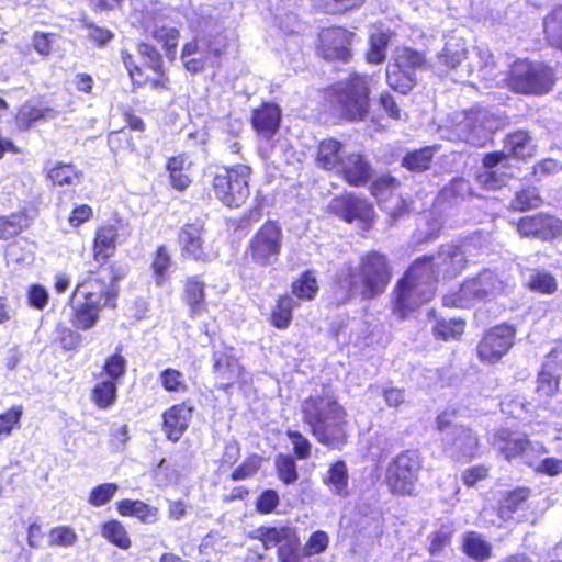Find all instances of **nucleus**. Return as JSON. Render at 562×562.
I'll return each mask as SVG.
<instances>
[{
    "label": "nucleus",
    "mask_w": 562,
    "mask_h": 562,
    "mask_svg": "<svg viewBox=\"0 0 562 562\" xmlns=\"http://www.w3.org/2000/svg\"><path fill=\"white\" fill-rule=\"evenodd\" d=\"M493 56L487 48L476 47L472 53L469 72H477L479 78L498 85L505 81L506 86L518 93L543 94L552 89L554 76L552 69L543 64H532L527 60H516L506 78L498 79L495 71Z\"/></svg>",
    "instance_id": "obj_1"
},
{
    "label": "nucleus",
    "mask_w": 562,
    "mask_h": 562,
    "mask_svg": "<svg viewBox=\"0 0 562 562\" xmlns=\"http://www.w3.org/2000/svg\"><path fill=\"white\" fill-rule=\"evenodd\" d=\"M117 292L116 276L111 267L89 273L71 296L72 326L79 330L94 327L104 307H115Z\"/></svg>",
    "instance_id": "obj_2"
},
{
    "label": "nucleus",
    "mask_w": 562,
    "mask_h": 562,
    "mask_svg": "<svg viewBox=\"0 0 562 562\" xmlns=\"http://www.w3.org/2000/svg\"><path fill=\"white\" fill-rule=\"evenodd\" d=\"M303 422L315 439L329 448H341L347 438V414L330 389L315 390L301 406Z\"/></svg>",
    "instance_id": "obj_3"
},
{
    "label": "nucleus",
    "mask_w": 562,
    "mask_h": 562,
    "mask_svg": "<svg viewBox=\"0 0 562 562\" xmlns=\"http://www.w3.org/2000/svg\"><path fill=\"white\" fill-rule=\"evenodd\" d=\"M391 280L384 255L370 251L361 257L357 267L344 266L337 276V284L344 290V300L359 292L363 299H373L383 293Z\"/></svg>",
    "instance_id": "obj_4"
},
{
    "label": "nucleus",
    "mask_w": 562,
    "mask_h": 562,
    "mask_svg": "<svg viewBox=\"0 0 562 562\" xmlns=\"http://www.w3.org/2000/svg\"><path fill=\"white\" fill-rule=\"evenodd\" d=\"M436 293V279L427 260H415L395 289V310L404 318L408 312L429 302Z\"/></svg>",
    "instance_id": "obj_5"
},
{
    "label": "nucleus",
    "mask_w": 562,
    "mask_h": 562,
    "mask_svg": "<svg viewBox=\"0 0 562 562\" xmlns=\"http://www.w3.org/2000/svg\"><path fill=\"white\" fill-rule=\"evenodd\" d=\"M505 120L486 108H473L454 112L450 117L451 139L481 147L490 140L491 134L501 128Z\"/></svg>",
    "instance_id": "obj_6"
},
{
    "label": "nucleus",
    "mask_w": 562,
    "mask_h": 562,
    "mask_svg": "<svg viewBox=\"0 0 562 562\" xmlns=\"http://www.w3.org/2000/svg\"><path fill=\"white\" fill-rule=\"evenodd\" d=\"M505 290V283L491 270H483L468 279L456 291L443 296V304L452 307H470L479 302L491 301Z\"/></svg>",
    "instance_id": "obj_7"
},
{
    "label": "nucleus",
    "mask_w": 562,
    "mask_h": 562,
    "mask_svg": "<svg viewBox=\"0 0 562 562\" xmlns=\"http://www.w3.org/2000/svg\"><path fill=\"white\" fill-rule=\"evenodd\" d=\"M372 77L355 74L336 88V109L349 121H362L370 108L369 91Z\"/></svg>",
    "instance_id": "obj_8"
},
{
    "label": "nucleus",
    "mask_w": 562,
    "mask_h": 562,
    "mask_svg": "<svg viewBox=\"0 0 562 562\" xmlns=\"http://www.w3.org/2000/svg\"><path fill=\"white\" fill-rule=\"evenodd\" d=\"M251 169L246 165L218 168L210 173L215 196L228 207L241 206L249 196Z\"/></svg>",
    "instance_id": "obj_9"
},
{
    "label": "nucleus",
    "mask_w": 562,
    "mask_h": 562,
    "mask_svg": "<svg viewBox=\"0 0 562 562\" xmlns=\"http://www.w3.org/2000/svg\"><path fill=\"white\" fill-rule=\"evenodd\" d=\"M427 68L425 56L408 47L397 48L394 55V61L387 65L386 81L389 86L407 93L416 83V72Z\"/></svg>",
    "instance_id": "obj_10"
},
{
    "label": "nucleus",
    "mask_w": 562,
    "mask_h": 562,
    "mask_svg": "<svg viewBox=\"0 0 562 562\" xmlns=\"http://www.w3.org/2000/svg\"><path fill=\"white\" fill-rule=\"evenodd\" d=\"M422 460L416 451L407 450L396 456L387 465L386 483L392 492L411 495L418 480Z\"/></svg>",
    "instance_id": "obj_11"
},
{
    "label": "nucleus",
    "mask_w": 562,
    "mask_h": 562,
    "mask_svg": "<svg viewBox=\"0 0 562 562\" xmlns=\"http://www.w3.org/2000/svg\"><path fill=\"white\" fill-rule=\"evenodd\" d=\"M282 228L273 221L266 222L250 240V256L262 266L274 262L282 247Z\"/></svg>",
    "instance_id": "obj_12"
},
{
    "label": "nucleus",
    "mask_w": 562,
    "mask_h": 562,
    "mask_svg": "<svg viewBox=\"0 0 562 562\" xmlns=\"http://www.w3.org/2000/svg\"><path fill=\"white\" fill-rule=\"evenodd\" d=\"M221 54L222 47L206 37H200L183 46L181 60L187 71L198 74L203 71L206 66L215 67Z\"/></svg>",
    "instance_id": "obj_13"
},
{
    "label": "nucleus",
    "mask_w": 562,
    "mask_h": 562,
    "mask_svg": "<svg viewBox=\"0 0 562 562\" xmlns=\"http://www.w3.org/2000/svg\"><path fill=\"white\" fill-rule=\"evenodd\" d=\"M213 375L218 389L227 391L235 383L245 381V371L233 348H221L213 352Z\"/></svg>",
    "instance_id": "obj_14"
},
{
    "label": "nucleus",
    "mask_w": 562,
    "mask_h": 562,
    "mask_svg": "<svg viewBox=\"0 0 562 562\" xmlns=\"http://www.w3.org/2000/svg\"><path fill=\"white\" fill-rule=\"evenodd\" d=\"M515 328L508 325L495 326L483 337L477 347L482 361L495 363L507 353L514 344Z\"/></svg>",
    "instance_id": "obj_15"
},
{
    "label": "nucleus",
    "mask_w": 562,
    "mask_h": 562,
    "mask_svg": "<svg viewBox=\"0 0 562 562\" xmlns=\"http://www.w3.org/2000/svg\"><path fill=\"white\" fill-rule=\"evenodd\" d=\"M535 153V145L531 137L524 131H518L507 137L503 150L487 154L483 158L484 168H494L497 166H507L510 156L517 158H528Z\"/></svg>",
    "instance_id": "obj_16"
},
{
    "label": "nucleus",
    "mask_w": 562,
    "mask_h": 562,
    "mask_svg": "<svg viewBox=\"0 0 562 562\" xmlns=\"http://www.w3.org/2000/svg\"><path fill=\"white\" fill-rule=\"evenodd\" d=\"M441 440L446 454L456 461L474 458L479 448L476 436L463 426H454Z\"/></svg>",
    "instance_id": "obj_17"
},
{
    "label": "nucleus",
    "mask_w": 562,
    "mask_h": 562,
    "mask_svg": "<svg viewBox=\"0 0 562 562\" xmlns=\"http://www.w3.org/2000/svg\"><path fill=\"white\" fill-rule=\"evenodd\" d=\"M516 225L518 233L524 237L549 240L562 235V221L544 213L524 216Z\"/></svg>",
    "instance_id": "obj_18"
},
{
    "label": "nucleus",
    "mask_w": 562,
    "mask_h": 562,
    "mask_svg": "<svg viewBox=\"0 0 562 562\" xmlns=\"http://www.w3.org/2000/svg\"><path fill=\"white\" fill-rule=\"evenodd\" d=\"M329 209L344 221L351 223L358 221L368 228L374 217V211L370 203L353 195H342L333 199Z\"/></svg>",
    "instance_id": "obj_19"
},
{
    "label": "nucleus",
    "mask_w": 562,
    "mask_h": 562,
    "mask_svg": "<svg viewBox=\"0 0 562 562\" xmlns=\"http://www.w3.org/2000/svg\"><path fill=\"white\" fill-rule=\"evenodd\" d=\"M427 260L431 267L432 277L437 280L439 276L442 278L457 277L464 269L467 259L464 252L460 247L447 246L429 258H423Z\"/></svg>",
    "instance_id": "obj_20"
},
{
    "label": "nucleus",
    "mask_w": 562,
    "mask_h": 562,
    "mask_svg": "<svg viewBox=\"0 0 562 562\" xmlns=\"http://www.w3.org/2000/svg\"><path fill=\"white\" fill-rule=\"evenodd\" d=\"M352 34L341 27L325 29L319 34V50L325 59L346 60L350 56Z\"/></svg>",
    "instance_id": "obj_21"
},
{
    "label": "nucleus",
    "mask_w": 562,
    "mask_h": 562,
    "mask_svg": "<svg viewBox=\"0 0 562 562\" xmlns=\"http://www.w3.org/2000/svg\"><path fill=\"white\" fill-rule=\"evenodd\" d=\"M342 178L352 186H363L371 176L369 162L359 153L346 154L337 171Z\"/></svg>",
    "instance_id": "obj_22"
},
{
    "label": "nucleus",
    "mask_w": 562,
    "mask_h": 562,
    "mask_svg": "<svg viewBox=\"0 0 562 562\" xmlns=\"http://www.w3.org/2000/svg\"><path fill=\"white\" fill-rule=\"evenodd\" d=\"M527 440L525 435L503 428L493 435L491 445L504 459L510 461L521 457Z\"/></svg>",
    "instance_id": "obj_23"
},
{
    "label": "nucleus",
    "mask_w": 562,
    "mask_h": 562,
    "mask_svg": "<svg viewBox=\"0 0 562 562\" xmlns=\"http://www.w3.org/2000/svg\"><path fill=\"white\" fill-rule=\"evenodd\" d=\"M251 537L259 540L266 550L294 546L299 540L295 529L289 526L260 527L254 530Z\"/></svg>",
    "instance_id": "obj_24"
},
{
    "label": "nucleus",
    "mask_w": 562,
    "mask_h": 562,
    "mask_svg": "<svg viewBox=\"0 0 562 562\" xmlns=\"http://www.w3.org/2000/svg\"><path fill=\"white\" fill-rule=\"evenodd\" d=\"M191 416L192 408L186 404L173 405L166 411L162 418L167 438L173 442L178 441L187 430Z\"/></svg>",
    "instance_id": "obj_25"
},
{
    "label": "nucleus",
    "mask_w": 562,
    "mask_h": 562,
    "mask_svg": "<svg viewBox=\"0 0 562 562\" xmlns=\"http://www.w3.org/2000/svg\"><path fill=\"white\" fill-rule=\"evenodd\" d=\"M280 120V108L273 103H265L254 111L251 123L260 135L270 138L279 128Z\"/></svg>",
    "instance_id": "obj_26"
},
{
    "label": "nucleus",
    "mask_w": 562,
    "mask_h": 562,
    "mask_svg": "<svg viewBox=\"0 0 562 562\" xmlns=\"http://www.w3.org/2000/svg\"><path fill=\"white\" fill-rule=\"evenodd\" d=\"M467 57L464 41L461 37L450 36L437 56L435 68L438 71L456 69Z\"/></svg>",
    "instance_id": "obj_27"
},
{
    "label": "nucleus",
    "mask_w": 562,
    "mask_h": 562,
    "mask_svg": "<svg viewBox=\"0 0 562 562\" xmlns=\"http://www.w3.org/2000/svg\"><path fill=\"white\" fill-rule=\"evenodd\" d=\"M117 228L114 225H104L97 229L93 240V258L104 263L116 249Z\"/></svg>",
    "instance_id": "obj_28"
},
{
    "label": "nucleus",
    "mask_w": 562,
    "mask_h": 562,
    "mask_svg": "<svg viewBox=\"0 0 562 562\" xmlns=\"http://www.w3.org/2000/svg\"><path fill=\"white\" fill-rule=\"evenodd\" d=\"M346 151L340 142L334 138H327L319 143L316 164L329 171H337L341 160L344 159Z\"/></svg>",
    "instance_id": "obj_29"
},
{
    "label": "nucleus",
    "mask_w": 562,
    "mask_h": 562,
    "mask_svg": "<svg viewBox=\"0 0 562 562\" xmlns=\"http://www.w3.org/2000/svg\"><path fill=\"white\" fill-rule=\"evenodd\" d=\"M182 255L195 260L205 258L202 239V228L198 225H187L179 234Z\"/></svg>",
    "instance_id": "obj_30"
},
{
    "label": "nucleus",
    "mask_w": 562,
    "mask_h": 562,
    "mask_svg": "<svg viewBox=\"0 0 562 562\" xmlns=\"http://www.w3.org/2000/svg\"><path fill=\"white\" fill-rule=\"evenodd\" d=\"M116 506L122 516L135 517L143 524H155L159 518L158 508L142 501L123 499Z\"/></svg>",
    "instance_id": "obj_31"
},
{
    "label": "nucleus",
    "mask_w": 562,
    "mask_h": 562,
    "mask_svg": "<svg viewBox=\"0 0 562 562\" xmlns=\"http://www.w3.org/2000/svg\"><path fill=\"white\" fill-rule=\"evenodd\" d=\"M323 482L334 495L347 497L349 495V475L346 463L344 461L335 462L327 471Z\"/></svg>",
    "instance_id": "obj_32"
},
{
    "label": "nucleus",
    "mask_w": 562,
    "mask_h": 562,
    "mask_svg": "<svg viewBox=\"0 0 562 562\" xmlns=\"http://www.w3.org/2000/svg\"><path fill=\"white\" fill-rule=\"evenodd\" d=\"M529 496L530 490L526 487H518L506 492L499 502V518L504 521L509 520L517 510H520L525 507Z\"/></svg>",
    "instance_id": "obj_33"
},
{
    "label": "nucleus",
    "mask_w": 562,
    "mask_h": 562,
    "mask_svg": "<svg viewBox=\"0 0 562 562\" xmlns=\"http://www.w3.org/2000/svg\"><path fill=\"white\" fill-rule=\"evenodd\" d=\"M205 284L199 277H190L184 284V301L190 307L191 316L196 317L205 311Z\"/></svg>",
    "instance_id": "obj_34"
},
{
    "label": "nucleus",
    "mask_w": 562,
    "mask_h": 562,
    "mask_svg": "<svg viewBox=\"0 0 562 562\" xmlns=\"http://www.w3.org/2000/svg\"><path fill=\"white\" fill-rule=\"evenodd\" d=\"M47 178L54 186L76 187L82 182L83 175L71 164L57 162L47 170Z\"/></svg>",
    "instance_id": "obj_35"
},
{
    "label": "nucleus",
    "mask_w": 562,
    "mask_h": 562,
    "mask_svg": "<svg viewBox=\"0 0 562 562\" xmlns=\"http://www.w3.org/2000/svg\"><path fill=\"white\" fill-rule=\"evenodd\" d=\"M439 149V145H432L409 151L403 158L402 166L414 172H423L430 168L434 155Z\"/></svg>",
    "instance_id": "obj_36"
},
{
    "label": "nucleus",
    "mask_w": 562,
    "mask_h": 562,
    "mask_svg": "<svg viewBox=\"0 0 562 562\" xmlns=\"http://www.w3.org/2000/svg\"><path fill=\"white\" fill-rule=\"evenodd\" d=\"M31 220L25 212L11 213L8 216H0V239H9L26 229Z\"/></svg>",
    "instance_id": "obj_37"
},
{
    "label": "nucleus",
    "mask_w": 562,
    "mask_h": 562,
    "mask_svg": "<svg viewBox=\"0 0 562 562\" xmlns=\"http://www.w3.org/2000/svg\"><path fill=\"white\" fill-rule=\"evenodd\" d=\"M463 550L467 555L483 561L491 557V544L479 533L469 532L464 536Z\"/></svg>",
    "instance_id": "obj_38"
},
{
    "label": "nucleus",
    "mask_w": 562,
    "mask_h": 562,
    "mask_svg": "<svg viewBox=\"0 0 562 562\" xmlns=\"http://www.w3.org/2000/svg\"><path fill=\"white\" fill-rule=\"evenodd\" d=\"M101 535L112 544L122 550H127L132 546L131 538L125 527L117 520H110L103 524Z\"/></svg>",
    "instance_id": "obj_39"
},
{
    "label": "nucleus",
    "mask_w": 562,
    "mask_h": 562,
    "mask_svg": "<svg viewBox=\"0 0 562 562\" xmlns=\"http://www.w3.org/2000/svg\"><path fill=\"white\" fill-rule=\"evenodd\" d=\"M548 41L562 49V5L553 9L543 20Z\"/></svg>",
    "instance_id": "obj_40"
},
{
    "label": "nucleus",
    "mask_w": 562,
    "mask_h": 562,
    "mask_svg": "<svg viewBox=\"0 0 562 562\" xmlns=\"http://www.w3.org/2000/svg\"><path fill=\"white\" fill-rule=\"evenodd\" d=\"M296 306L297 302L292 296H281L271 315L272 324L278 328H286L292 319V311Z\"/></svg>",
    "instance_id": "obj_41"
},
{
    "label": "nucleus",
    "mask_w": 562,
    "mask_h": 562,
    "mask_svg": "<svg viewBox=\"0 0 562 562\" xmlns=\"http://www.w3.org/2000/svg\"><path fill=\"white\" fill-rule=\"evenodd\" d=\"M318 291L315 276L311 271H306L300 279L293 282L292 292L301 300H312Z\"/></svg>",
    "instance_id": "obj_42"
},
{
    "label": "nucleus",
    "mask_w": 562,
    "mask_h": 562,
    "mask_svg": "<svg viewBox=\"0 0 562 562\" xmlns=\"http://www.w3.org/2000/svg\"><path fill=\"white\" fill-rule=\"evenodd\" d=\"M116 398V383L104 380L99 382L92 392V400L100 408H108L113 405Z\"/></svg>",
    "instance_id": "obj_43"
},
{
    "label": "nucleus",
    "mask_w": 562,
    "mask_h": 562,
    "mask_svg": "<svg viewBox=\"0 0 562 562\" xmlns=\"http://www.w3.org/2000/svg\"><path fill=\"white\" fill-rule=\"evenodd\" d=\"M528 288L542 294H553L558 283L552 274L546 271H533L528 279Z\"/></svg>",
    "instance_id": "obj_44"
},
{
    "label": "nucleus",
    "mask_w": 562,
    "mask_h": 562,
    "mask_svg": "<svg viewBox=\"0 0 562 562\" xmlns=\"http://www.w3.org/2000/svg\"><path fill=\"white\" fill-rule=\"evenodd\" d=\"M464 330V323L457 319H441L436 323L432 331L441 340L459 339Z\"/></svg>",
    "instance_id": "obj_45"
},
{
    "label": "nucleus",
    "mask_w": 562,
    "mask_h": 562,
    "mask_svg": "<svg viewBox=\"0 0 562 562\" xmlns=\"http://www.w3.org/2000/svg\"><path fill=\"white\" fill-rule=\"evenodd\" d=\"M78 541L74 528L69 526L54 527L48 532V544L50 547L70 548Z\"/></svg>",
    "instance_id": "obj_46"
},
{
    "label": "nucleus",
    "mask_w": 562,
    "mask_h": 562,
    "mask_svg": "<svg viewBox=\"0 0 562 562\" xmlns=\"http://www.w3.org/2000/svg\"><path fill=\"white\" fill-rule=\"evenodd\" d=\"M542 203L539 192L536 188H528L517 192L510 202L512 209L516 211H526L538 207Z\"/></svg>",
    "instance_id": "obj_47"
},
{
    "label": "nucleus",
    "mask_w": 562,
    "mask_h": 562,
    "mask_svg": "<svg viewBox=\"0 0 562 562\" xmlns=\"http://www.w3.org/2000/svg\"><path fill=\"white\" fill-rule=\"evenodd\" d=\"M159 381L164 389L168 392L182 393L188 386L182 372L176 369H166L159 373Z\"/></svg>",
    "instance_id": "obj_48"
},
{
    "label": "nucleus",
    "mask_w": 562,
    "mask_h": 562,
    "mask_svg": "<svg viewBox=\"0 0 562 562\" xmlns=\"http://www.w3.org/2000/svg\"><path fill=\"white\" fill-rule=\"evenodd\" d=\"M171 255L165 246H159L156 250L151 268L156 282L161 284L167 278V271L171 267Z\"/></svg>",
    "instance_id": "obj_49"
},
{
    "label": "nucleus",
    "mask_w": 562,
    "mask_h": 562,
    "mask_svg": "<svg viewBox=\"0 0 562 562\" xmlns=\"http://www.w3.org/2000/svg\"><path fill=\"white\" fill-rule=\"evenodd\" d=\"M22 415V406H13L0 414V438L9 437L15 428L20 427Z\"/></svg>",
    "instance_id": "obj_50"
},
{
    "label": "nucleus",
    "mask_w": 562,
    "mask_h": 562,
    "mask_svg": "<svg viewBox=\"0 0 562 562\" xmlns=\"http://www.w3.org/2000/svg\"><path fill=\"white\" fill-rule=\"evenodd\" d=\"M119 491V485L115 483H104L91 490L88 502L94 506L100 507L108 504Z\"/></svg>",
    "instance_id": "obj_51"
},
{
    "label": "nucleus",
    "mask_w": 562,
    "mask_h": 562,
    "mask_svg": "<svg viewBox=\"0 0 562 562\" xmlns=\"http://www.w3.org/2000/svg\"><path fill=\"white\" fill-rule=\"evenodd\" d=\"M56 38L57 35L55 33L36 31L32 35L31 44L42 58H47L53 52Z\"/></svg>",
    "instance_id": "obj_52"
},
{
    "label": "nucleus",
    "mask_w": 562,
    "mask_h": 562,
    "mask_svg": "<svg viewBox=\"0 0 562 562\" xmlns=\"http://www.w3.org/2000/svg\"><path fill=\"white\" fill-rule=\"evenodd\" d=\"M503 166H497L494 168H485L486 170L477 176L479 183L487 189V190H496L505 184L508 176L504 172H499V168Z\"/></svg>",
    "instance_id": "obj_53"
},
{
    "label": "nucleus",
    "mask_w": 562,
    "mask_h": 562,
    "mask_svg": "<svg viewBox=\"0 0 562 562\" xmlns=\"http://www.w3.org/2000/svg\"><path fill=\"white\" fill-rule=\"evenodd\" d=\"M387 46V36L384 33L372 34L370 37V48L367 53L369 63L379 64L385 58Z\"/></svg>",
    "instance_id": "obj_54"
},
{
    "label": "nucleus",
    "mask_w": 562,
    "mask_h": 562,
    "mask_svg": "<svg viewBox=\"0 0 562 562\" xmlns=\"http://www.w3.org/2000/svg\"><path fill=\"white\" fill-rule=\"evenodd\" d=\"M47 111L48 110L36 108L30 104H24L18 112L16 123L20 128L27 130L34 123L43 119Z\"/></svg>",
    "instance_id": "obj_55"
},
{
    "label": "nucleus",
    "mask_w": 562,
    "mask_h": 562,
    "mask_svg": "<svg viewBox=\"0 0 562 562\" xmlns=\"http://www.w3.org/2000/svg\"><path fill=\"white\" fill-rule=\"evenodd\" d=\"M279 477L285 484H292L297 480L296 463L291 456H279L276 460Z\"/></svg>",
    "instance_id": "obj_56"
},
{
    "label": "nucleus",
    "mask_w": 562,
    "mask_h": 562,
    "mask_svg": "<svg viewBox=\"0 0 562 562\" xmlns=\"http://www.w3.org/2000/svg\"><path fill=\"white\" fill-rule=\"evenodd\" d=\"M559 381L553 370L543 367L538 376L537 392L544 397H551L558 390Z\"/></svg>",
    "instance_id": "obj_57"
},
{
    "label": "nucleus",
    "mask_w": 562,
    "mask_h": 562,
    "mask_svg": "<svg viewBox=\"0 0 562 562\" xmlns=\"http://www.w3.org/2000/svg\"><path fill=\"white\" fill-rule=\"evenodd\" d=\"M154 37L164 45L167 54H173L178 45L179 31L176 27H157L154 31Z\"/></svg>",
    "instance_id": "obj_58"
},
{
    "label": "nucleus",
    "mask_w": 562,
    "mask_h": 562,
    "mask_svg": "<svg viewBox=\"0 0 562 562\" xmlns=\"http://www.w3.org/2000/svg\"><path fill=\"white\" fill-rule=\"evenodd\" d=\"M261 461L262 459L258 456L247 458L233 471L232 479L234 481H241L255 475L261 467Z\"/></svg>",
    "instance_id": "obj_59"
},
{
    "label": "nucleus",
    "mask_w": 562,
    "mask_h": 562,
    "mask_svg": "<svg viewBox=\"0 0 562 562\" xmlns=\"http://www.w3.org/2000/svg\"><path fill=\"white\" fill-rule=\"evenodd\" d=\"M471 193V187L468 180L456 178L451 180L442 190L443 199L464 198Z\"/></svg>",
    "instance_id": "obj_60"
},
{
    "label": "nucleus",
    "mask_w": 562,
    "mask_h": 562,
    "mask_svg": "<svg viewBox=\"0 0 562 562\" xmlns=\"http://www.w3.org/2000/svg\"><path fill=\"white\" fill-rule=\"evenodd\" d=\"M397 188V181L395 178L383 175L376 178L371 184V193L382 200L385 199L393 190Z\"/></svg>",
    "instance_id": "obj_61"
},
{
    "label": "nucleus",
    "mask_w": 562,
    "mask_h": 562,
    "mask_svg": "<svg viewBox=\"0 0 562 562\" xmlns=\"http://www.w3.org/2000/svg\"><path fill=\"white\" fill-rule=\"evenodd\" d=\"M329 543V538L325 531L318 530L311 535L304 547L305 555H315L324 552Z\"/></svg>",
    "instance_id": "obj_62"
},
{
    "label": "nucleus",
    "mask_w": 562,
    "mask_h": 562,
    "mask_svg": "<svg viewBox=\"0 0 562 562\" xmlns=\"http://www.w3.org/2000/svg\"><path fill=\"white\" fill-rule=\"evenodd\" d=\"M286 435L293 446L295 456L299 459H307L311 456L312 448L310 440L295 430H289Z\"/></svg>",
    "instance_id": "obj_63"
},
{
    "label": "nucleus",
    "mask_w": 562,
    "mask_h": 562,
    "mask_svg": "<svg viewBox=\"0 0 562 562\" xmlns=\"http://www.w3.org/2000/svg\"><path fill=\"white\" fill-rule=\"evenodd\" d=\"M103 369L109 376L108 380L116 383V381L125 374L126 361L121 355L115 353L105 361Z\"/></svg>",
    "instance_id": "obj_64"
}]
</instances>
